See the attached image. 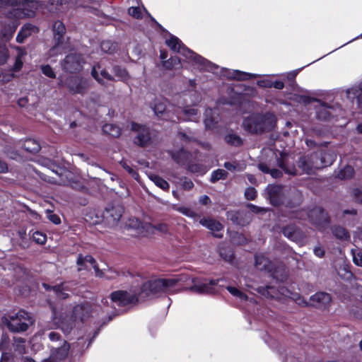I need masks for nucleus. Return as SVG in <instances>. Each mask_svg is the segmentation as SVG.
I'll return each mask as SVG.
<instances>
[{"instance_id": "f257e3e1", "label": "nucleus", "mask_w": 362, "mask_h": 362, "mask_svg": "<svg viewBox=\"0 0 362 362\" xmlns=\"http://www.w3.org/2000/svg\"><path fill=\"white\" fill-rule=\"evenodd\" d=\"M276 124V117L272 112L253 113L244 119L243 127L250 134H262L272 131Z\"/></svg>"}, {"instance_id": "f03ea898", "label": "nucleus", "mask_w": 362, "mask_h": 362, "mask_svg": "<svg viewBox=\"0 0 362 362\" xmlns=\"http://www.w3.org/2000/svg\"><path fill=\"white\" fill-rule=\"evenodd\" d=\"M334 157L335 156L330 152L313 153L300 156L296 163L303 173L312 175L317 170L331 165Z\"/></svg>"}, {"instance_id": "7ed1b4c3", "label": "nucleus", "mask_w": 362, "mask_h": 362, "mask_svg": "<svg viewBox=\"0 0 362 362\" xmlns=\"http://www.w3.org/2000/svg\"><path fill=\"white\" fill-rule=\"evenodd\" d=\"M48 338L51 341L49 345L50 354L43 362H64L69 356L70 344L56 332H50Z\"/></svg>"}, {"instance_id": "20e7f679", "label": "nucleus", "mask_w": 362, "mask_h": 362, "mask_svg": "<svg viewBox=\"0 0 362 362\" xmlns=\"http://www.w3.org/2000/svg\"><path fill=\"white\" fill-rule=\"evenodd\" d=\"M1 320L12 332H25L33 323L32 317L24 310H20L13 315H5Z\"/></svg>"}, {"instance_id": "39448f33", "label": "nucleus", "mask_w": 362, "mask_h": 362, "mask_svg": "<svg viewBox=\"0 0 362 362\" xmlns=\"http://www.w3.org/2000/svg\"><path fill=\"white\" fill-rule=\"evenodd\" d=\"M91 312V305L88 302L74 306L71 316H67L62 320V329L69 332L76 326L77 322H83L88 318Z\"/></svg>"}, {"instance_id": "423d86ee", "label": "nucleus", "mask_w": 362, "mask_h": 362, "mask_svg": "<svg viewBox=\"0 0 362 362\" xmlns=\"http://www.w3.org/2000/svg\"><path fill=\"white\" fill-rule=\"evenodd\" d=\"M177 279H158L148 281L141 287L140 298H146L151 295H156L161 292H167L169 288L173 287L177 282Z\"/></svg>"}, {"instance_id": "0eeeda50", "label": "nucleus", "mask_w": 362, "mask_h": 362, "mask_svg": "<svg viewBox=\"0 0 362 362\" xmlns=\"http://www.w3.org/2000/svg\"><path fill=\"white\" fill-rule=\"evenodd\" d=\"M64 86L72 94H85L89 87L88 80L79 76H70L64 81Z\"/></svg>"}, {"instance_id": "6e6552de", "label": "nucleus", "mask_w": 362, "mask_h": 362, "mask_svg": "<svg viewBox=\"0 0 362 362\" xmlns=\"http://www.w3.org/2000/svg\"><path fill=\"white\" fill-rule=\"evenodd\" d=\"M84 59L82 54L71 53L61 62V66L64 71L69 73H78L83 69Z\"/></svg>"}, {"instance_id": "1a4fd4ad", "label": "nucleus", "mask_w": 362, "mask_h": 362, "mask_svg": "<svg viewBox=\"0 0 362 362\" xmlns=\"http://www.w3.org/2000/svg\"><path fill=\"white\" fill-rule=\"evenodd\" d=\"M139 297V293L121 290L114 291L110 294L111 300L119 306L135 304L138 302Z\"/></svg>"}, {"instance_id": "9d476101", "label": "nucleus", "mask_w": 362, "mask_h": 362, "mask_svg": "<svg viewBox=\"0 0 362 362\" xmlns=\"http://www.w3.org/2000/svg\"><path fill=\"white\" fill-rule=\"evenodd\" d=\"M284 235L293 242L303 245L306 242L305 233L296 224L290 223L281 228Z\"/></svg>"}, {"instance_id": "9b49d317", "label": "nucleus", "mask_w": 362, "mask_h": 362, "mask_svg": "<svg viewBox=\"0 0 362 362\" xmlns=\"http://www.w3.org/2000/svg\"><path fill=\"white\" fill-rule=\"evenodd\" d=\"M192 286L189 288H186V290H189L192 293H197L199 294H212L216 292L214 286L217 284L218 280H211L209 282H202L197 279H191Z\"/></svg>"}, {"instance_id": "f8f14e48", "label": "nucleus", "mask_w": 362, "mask_h": 362, "mask_svg": "<svg viewBox=\"0 0 362 362\" xmlns=\"http://www.w3.org/2000/svg\"><path fill=\"white\" fill-rule=\"evenodd\" d=\"M123 211L124 209L119 204L109 206L103 212V218L110 226L113 227L117 225Z\"/></svg>"}, {"instance_id": "ddd939ff", "label": "nucleus", "mask_w": 362, "mask_h": 362, "mask_svg": "<svg viewBox=\"0 0 362 362\" xmlns=\"http://www.w3.org/2000/svg\"><path fill=\"white\" fill-rule=\"evenodd\" d=\"M132 130L137 132V136L134 138L136 144L140 146H146L150 142V132L146 126L132 122Z\"/></svg>"}, {"instance_id": "4468645a", "label": "nucleus", "mask_w": 362, "mask_h": 362, "mask_svg": "<svg viewBox=\"0 0 362 362\" xmlns=\"http://www.w3.org/2000/svg\"><path fill=\"white\" fill-rule=\"evenodd\" d=\"M308 217L316 226H323L329 222L328 214L320 207H315L309 211Z\"/></svg>"}, {"instance_id": "2eb2a0df", "label": "nucleus", "mask_w": 362, "mask_h": 362, "mask_svg": "<svg viewBox=\"0 0 362 362\" xmlns=\"http://www.w3.org/2000/svg\"><path fill=\"white\" fill-rule=\"evenodd\" d=\"M86 262H89L90 264L93 266V268L95 270V276L98 277H105L104 271L106 270V269H100L98 265L96 264L95 259L91 256V255H86L83 256L82 255H79L76 264L78 266H83L86 264ZM107 271L110 273H115L117 275H119V272L113 270L111 268H108L107 267Z\"/></svg>"}, {"instance_id": "dca6fc26", "label": "nucleus", "mask_w": 362, "mask_h": 362, "mask_svg": "<svg viewBox=\"0 0 362 362\" xmlns=\"http://www.w3.org/2000/svg\"><path fill=\"white\" fill-rule=\"evenodd\" d=\"M227 216L233 223L242 226L249 224L252 218V214L245 210L228 212Z\"/></svg>"}, {"instance_id": "f3484780", "label": "nucleus", "mask_w": 362, "mask_h": 362, "mask_svg": "<svg viewBox=\"0 0 362 362\" xmlns=\"http://www.w3.org/2000/svg\"><path fill=\"white\" fill-rule=\"evenodd\" d=\"M270 203L278 206L283 203L284 197V189L281 185H270L267 187Z\"/></svg>"}, {"instance_id": "a211bd4d", "label": "nucleus", "mask_w": 362, "mask_h": 362, "mask_svg": "<svg viewBox=\"0 0 362 362\" xmlns=\"http://www.w3.org/2000/svg\"><path fill=\"white\" fill-rule=\"evenodd\" d=\"M332 300L330 295L325 292H318L310 298V306L320 309H325Z\"/></svg>"}, {"instance_id": "6ab92c4d", "label": "nucleus", "mask_w": 362, "mask_h": 362, "mask_svg": "<svg viewBox=\"0 0 362 362\" xmlns=\"http://www.w3.org/2000/svg\"><path fill=\"white\" fill-rule=\"evenodd\" d=\"M199 223L210 230L215 238H221L223 237V234L214 233L223 229V226L218 221L210 218H202L199 220Z\"/></svg>"}, {"instance_id": "aec40b11", "label": "nucleus", "mask_w": 362, "mask_h": 362, "mask_svg": "<svg viewBox=\"0 0 362 362\" xmlns=\"http://www.w3.org/2000/svg\"><path fill=\"white\" fill-rule=\"evenodd\" d=\"M52 31L54 35V40L55 42L54 46L52 47V49H54L56 47L62 45L64 42V37L66 33V28L64 24L60 21H55L52 26Z\"/></svg>"}, {"instance_id": "412c9836", "label": "nucleus", "mask_w": 362, "mask_h": 362, "mask_svg": "<svg viewBox=\"0 0 362 362\" xmlns=\"http://www.w3.org/2000/svg\"><path fill=\"white\" fill-rule=\"evenodd\" d=\"M39 29L31 23L25 24L18 32L16 41L23 43L27 37H30L33 33H38Z\"/></svg>"}, {"instance_id": "4be33fe9", "label": "nucleus", "mask_w": 362, "mask_h": 362, "mask_svg": "<svg viewBox=\"0 0 362 362\" xmlns=\"http://www.w3.org/2000/svg\"><path fill=\"white\" fill-rule=\"evenodd\" d=\"M40 2L35 0H25L22 4L24 15L28 18L34 16Z\"/></svg>"}, {"instance_id": "5701e85b", "label": "nucleus", "mask_w": 362, "mask_h": 362, "mask_svg": "<svg viewBox=\"0 0 362 362\" xmlns=\"http://www.w3.org/2000/svg\"><path fill=\"white\" fill-rule=\"evenodd\" d=\"M256 268L260 271L271 272L272 270V264L271 262L263 255H257L255 256Z\"/></svg>"}, {"instance_id": "b1692460", "label": "nucleus", "mask_w": 362, "mask_h": 362, "mask_svg": "<svg viewBox=\"0 0 362 362\" xmlns=\"http://www.w3.org/2000/svg\"><path fill=\"white\" fill-rule=\"evenodd\" d=\"M332 235L338 240H348L350 239L349 231L343 226L334 225L330 228Z\"/></svg>"}, {"instance_id": "393cba45", "label": "nucleus", "mask_w": 362, "mask_h": 362, "mask_svg": "<svg viewBox=\"0 0 362 362\" xmlns=\"http://www.w3.org/2000/svg\"><path fill=\"white\" fill-rule=\"evenodd\" d=\"M216 112L211 109H206L204 113V124L206 129L214 128L218 122V117L216 115Z\"/></svg>"}, {"instance_id": "a878e982", "label": "nucleus", "mask_w": 362, "mask_h": 362, "mask_svg": "<svg viewBox=\"0 0 362 362\" xmlns=\"http://www.w3.org/2000/svg\"><path fill=\"white\" fill-rule=\"evenodd\" d=\"M52 6L56 5L55 10L64 12L76 3V0H49Z\"/></svg>"}, {"instance_id": "bb28decb", "label": "nucleus", "mask_w": 362, "mask_h": 362, "mask_svg": "<svg viewBox=\"0 0 362 362\" xmlns=\"http://www.w3.org/2000/svg\"><path fill=\"white\" fill-rule=\"evenodd\" d=\"M189 152L181 149L179 151L175 152L172 154L174 160L180 165H185L189 159Z\"/></svg>"}, {"instance_id": "cd10ccee", "label": "nucleus", "mask_w": 362, "mask_h": 362, "mask_svg": "<svg viewBox=\"0 0 362 362\" xmlns=\"http://www.w3.org/2000/svg\"><path fill=\"white\" fill-rule=\"evenodd\" d=\"M24 149L31 153H37L41 149L39 142L35 139H26L23 144Z\"/></svg>"}, {"instance_id": "c85d7f7f", "label": "nucleus", "mask_w": 362, "mask_h": 362, "mask_svg": "<svg viewBox=\"0 0 362 362\" xmlns=\"http://www.w3.org/2000/svg\"><path fill=\"white\" fill-rule=\"evenodd\" d=\"M334 108L329 106H324L317 111V117L322 120H329L334 116Z\"/></svg>"}, {"instance_id": "c756f323", "label": "nucleus", "mask_w": 362, "mask_h": 362, "mask_svg": "<svg viewBox=\"0 0 362 362\" xmlns=\"http://www.w3.org/2000/svg\"><path fill=\"white\" fill-rule=\"evenodd\" d=\"M103 131L112 137H119L121 134L119 127L113 124H105L103 127Z\"/></svg>"}, {"instance_id": "7c9ffc66", "label": "nucleus", "mask_w": 362, "mask_h": 362, "mask_svg": "<svg viewBox=\"0 0 362 362\" xmlns=\"http://www.w3.org/2000/svg\"><path fill=\"white\" fill-rule=\"evenodd\" d=\"M149 178L151 181L153 182V183L156 186H158L160 189L165 190V191H168L169 189L170 185H169L168 182L166 180H165L164 179H163L161 177H160L157 175L151 174L149 175Z\"/></svg>"}, {"instance_id": "2f4dec72", "label": "nucleus", "mask_w": 362, "mask_h": 362, "mask_svg": "<svg viewBox=\"0 0 362 362\" xmlns=\"http://www.w3.org/2000/svg\"><path fill=\"white\" fill-rule=\"evenodd\" d=\"M165 44L173 51L180 52L182 47L181 41L176 37L172 36L165 41Z\"/></svg>"}, {"instance_id": "473e14b6", "label": "nucleus", "mask_w": 362, "mask_h": 362, "mask_svg": "<svg viewBox=\"0 0 362 362\" xmlns=\"http://www.w3.org/2000/svg\"><path fill=\"white\" fill-rule=\"evenodd\" d=\"M117 44L111 42L110 40H105L101 42L100 48L101 50L107 54H112L117 49Z\"/></svg>"}, {"instance_id": "72a5a7b5", "label": "nucleus", "mask_w": 362, "mask_h": 362, "mask_svg": "<svg viewBox=\"0 0 362 362\" xmlns=\"http://www.w3.org/2000/svg\"><path fill=\"white\" fill-rule=\"evenodd\" d=\"M228 173L226 170L223 169H218L212 173L210 181L212 183H215L220 180H225L228 177Z\"/></svg>"}, {"instance_id": "f704fd0d", "label": "nucleus", "mask_w": 362, "mask_h": 362, "mask_svg": "<svg viewBox=\"0 0 362 362\" xmlns=\"http://www.w3.org/2000/svg\"><path fill=\"white\" fill-rule=\"evenodd\" d=\"M354 173V168L350 165H347L339 172L337 177L340 180H348L353 177Z\"/></svg>"}, {"instance_id": "c9c22d12", "label": "nucleus", "mask_w": 362, "mask_h": 362, "mask_svg": "<svg viewBox=\"0 0 362 362\" xmlns=\"http://www.w3.org/2000/svg\"><path fill=\"white\" fill-rule=\"evenodd\" d=\"M186 53L184 54L189 58V59L194 61L197 64H204L205 59L202 58L201 56L197 54L196 53L193 52L192 51L186 49H185Z\"/></svg>"}, {"instance_id": "e433bc0d", "label": "nucleus", "mask_w": 362, "mask_h": 362, "mask_svg": "<svg viewBox=\"0 0 362 362\" xmlns=\"http://www.w3.org/2000/svg\"><path fill=\"white\" fill-rule=\"evenodd\" d=\"M225 141L233 146H239L242 144L240 137L235 134H229L225 137Z\"/></svg>"}, {"instance_id": "4c0bfd02", "label": "nucleus", "mask_w": 362, "mask_h": 362, "mask_svg": "<svg viewBox=\"0 0 362 362\" xmlns=\"http://www.w3.org/2000/svg\"><path fill=\"white\" fill-rule=\"evenodd\" d=\"M53 292L56 294L57 297L60 299H66L69 297V294L65 293L64 284L56 285L52 287Z\"/></svg>"}, {"instance_id": "58836bf2", "label": "nucleus", "mask_w": 362, "mask_h": 362, "mask_svg": "<svg viewBox=\"0 0 362 362\" xmlns=\"http://www.w3.org/2000/svg\"><path fill=\"white\" fill-rule=\"evenodd\" d=\"M115 74L118 76L121 80L124 81L128 78V73L125 69L120 66H115L113 67Z\"/></svg>"}, {"instance_id": "ea45409f", "label": "nucleus", "mask_w": 362, "mask_h": 362, "mask_svg": "<svg viewBox=\"0 0 362 362\" xmlns=\"http://www.w3.org/2000/svg\"><path fill=\"white\" fill-rule=\"evenodd\" d=\"M14 345L16 346V351L19 354H23L25 353V346L23 344L25 343V339L21 337H14Z\"/></svg>"}, {"instance_id": "a19ab883", "label": "nucleus", "mask_w": 362, "mask_h": 362, "mask_svg": "<svg viewBox=\"0 0 362 362\" xmlns=\"http://www.w3.org/2000/svg\"><path fill=\"white\" fill-rule=\"evenodd\" d=\"M227 290L234 296L240 298L242 300H246L247 299V296L241 291L238 290L235 287L228 286Z\"/></svg>"}, {"instance_id": "79ce46f5", "label": "nucleus", "mask_w": 362, "mask_h": 362, "mask_svg": "<svg viewBox=\"0 0 362 362\" xmlns=\"http://www.w3.org/2000/svg\"><path fill=\"white\" fill-rule=\"evenodd\" d=\"M180 59L177 57H172L168 60L163 62V65L168 69H173L175 66L180 64Z\"/></svg>"}, {"instance_id": "37998d69", "label": "nucleus", "mask_w": 362, "mask_h": 362, "mask_svg": "<svg viewBox=\"0 0 362 362\" xmlns=\"http://www.w3.org/2000/svg\"><path fill=\"white\" fill-rule=\"evenodd\" d=\"M182 113L185 115V120H193L197 115V110L194 108L187 107L182 110Z\"/></svg>"}, {"instance_id": "c03bdc74", "label": "nucleus", "mask_w": 362, "mask_h": 362, "mask_svg": "<svg viewBox=\"0 0 362 362\" xmlns=\"http://www.w3.org/2000/svg\"><path fill=\"white\" fill-rule=\"evenodd\" d=\"M120 165L122 166V168L126 170L127 172H128L132 177H134L135 180H139V175L138 173L134 170L131 166H129L127 162L125 161H121Z\"/></svg>"}, {"instance_id": "a18cd8bd", "label": "nucleus", "mask_w": 362, "mask_h": 362, "mask_svg": "<svg viewBox=\"0 0 362 362\" xmlns=\"http://www.w3.org/2000/svg\"><path fill=\"white\" fill-rule=\"evenodd\" d=\"M33 240L38 244H44L46 242V235L40 231H35L33 234Z\"/></svg>"}, {"instance_id": "49530a36", "label": "nucleus", "mask_w": 362, "mask_h": 362, "mask_svg": "<svg viewBox=\"0 0 362 362\" xmlns=\"http://www.w3.org/2000/svg\"><path fill=\"white\" fill-rule=\"evenodd\" d=\"M351 196L355 202L362 204V190L358 188H354L351 190Z\"/></svg>"}, {"instance_id": "de8ad7c7", "label": "nucleus", "mask_w": 362, "mask_h": 362, "mask_svg": "<svg viewBox=\"0 0 362 362\" xmlns=\"http://www.w3.org/2000/svg\"><path fill=\"white\" fill-rule=\"evenodd\" d=\"M41 71L49 78H54L56 77V74L52 68L48 64L41 66Z\"/></svg>"}, {"instance_id": "09e8293b", "label": "nucleus", "mask_w": 362, "mask_h": 362, "mask_svg": "<svg viewBox=\"0 0 362 362\" xmlns=\"http://www.w3.org/2000/svg\"><path fill=\"white\" fill-rule=\"evenodd\" d=\"M8 50L6 46L0 45V64H4L8 58Z\"/></svg>"}, {"instance_id": "8fccbe9b", "label": "nucleus", "mask_w": 362, "mask_h": 362, "mask_svg": "<svg viewBox=\"0 0 362 362\" xmlns=\"http://www.w3.org/2000/svg\"><path fill=\"white\" fill-rule=\"evenodd\" d=\"M279 166L285 172V173L295 175L297 174L296 169L294 166H291L290 168L287 167L284 161L279 162Z\"/></svg>"}, {"instance_id": "3c124183", "label": "nucleus", "mask_w": 362, "mask_h": 362, "mask_svg": "<svg viewBox=\"0 0 362 362\" xmlns=\"http://www.w3.org/2000/svg\"><path fill=\"white\" fill-rule=\"evenodd\" d=\"M4 152L6 153V155L12 158V159H16L18 157L20 156V153L18 151L12 148L9 146H6L4 148Z\"/></svg>"}, {"instance_id": "603ef678", "label": "nucleus", "mask_w": 362, "mask_h": 362, "mask_svg": "<svg viewBox=\"0 0 362 362\" xmlns=\"http://www.w3.org/2000/svg\"><path fill=\"white\" fill-rule=\"evenodd\" d=\"M176 210L189 217L194 218L197 216V214L194 211H192L191 209L187 208V207L180 206V207H177L176 209Z\"/></svg>"}, {"instance_id": "864d4df0", "label": "nucleus", "mask_w": 362, "mask_h": 362, "mask_svg": "<svg viewBox=\"0 0 362 362\" xmlns=\"http://www.w3.org/2000/svg\"><path fill=\"white\" fill-rule=\"evenodd\" d=\"M245 197L247 200H254L257 197V191L254 187H247L245 191Z\"/></svg>"}, {"instance_id": "5fc2aeb1", "label": "nucleus", "mask_w": 362, "mask_h": 362, "mask_svg": "<svg viewBox=\"0 0 362 362\" xmlns=\"http://www.w3.org/2000/svg\"><path fill=\"white\" fill-rule=\"evenodd\" d=\"M292 298L293 300L301 306H310L309 302H307L303 296L298 293H294Z\"/></svg>"}, {"instance_id": "6e6d98bb", "label": "nucleus", "mask_w": 362, "mask_h": 362, "mask_svg": "<svg viewBox=\"0 0 362 362\" xmlns=\"http://www.w3.org/2000/svg\"><path fill=\"white\" fill-rule=\"evenodd\" d=\"M177 135L181 140L185 141L186 142H192V141H194L196 140L195 136H194V134H192V133H190L188 135L185 132H178Z\"/></svg>"}, {"instance_id": "4d7b16f0", "label": "nucleus", "mask_w": 362, "mask_h": 362, "mask_svg": "<svg viewBox=\"0 0 362 362\" xmlns=\"http://www.w3.org/2000/svg\"><path fill=\"white\" fill-rule=\"evenodd\" d=\"M153 111L158 117H162L165 111V106L161 103H156L153 107Z\"/></svg>"}, {"instance_id": "13d9d810", "label": "nucleus", "mask_w": 362, "mask_h": 362, "mask_svg": "<svg viewBox=\"0 0 362 362\" xmlns=\"http://www.w3.org/2000/svg\"><path fill=\"white\" fill-rule=\"evenodd\" d=\"M252 75L245 72H242L240 71H234V78L238 81H245L251 78Z\"/></svg>"}, {"instance_id": "bf43d9fd", "label": "nucleus", "mask_w": 362, "mask_h": 362, "mask_svg": "<svg viewBox=\"0 0 362 362\" xmlns=\"http://www.w3.org/2000/svg\"><path fill=\"white\" fill-rule=\"evenodd\" d=\"M232 240L234 243L238 245H243L246 243V238L240 233H236L232 237Z\"/></svg>"}, {"instance_id": "052dcab7", "label": "nucleus", "mask_w": 362, "mask_h": 362, "mask_svg": "<svg viewBox=\"0 0 362 362\" xmlns=\"http://www.w3.org/2000/svg\"><path fill=\"white\" fill-rule=\"evenodd\" d=\"M128 13L137 19H139L142 17V14L141 10L139 7H130L128 9Z\"/></svg>"}, {"instance_id": "680f3d73", "label": "nucleus", "mask_w": 362, "mask_h": 362, "mask_svg": "<svg viewBox=\"0 0 362 362\" xmlns=\"http://www.w3.org/2000/svg\"><path fill=\"white\" fill-rule=\"evenodd\" d=\"M100 69L101 66L99 64L94 66L91 71V75L98 83H103V79L99 77V74L98 72V70H100Z\"/></svg>"}, {"instance_id": "e2e57ef3", "label": "nucleus", "mask_w": 362, "mask_h": 362, "mask_svg": "<svg viewBox=\"0 0 362 362\" xmlns=\"http://www.w3.org/2000/svg\"><path fill=\"white\" fill-rule=\"evenodd\" d=\"M181 180L182 181V186L184 189L190 190L193 188L194 184L190 179L185 177L181 178Z\"/></svg>"}, {"instance_id": "0e129e2a", "label": "nucleus", "mask_w": 362, "mask_h": 362, "mask_svg": "<svg viewBox=\"0 0 362 362\" xmlns=\"http://www.w3.org/2000/svg\"><path fill=\"white\" fill-rule=\"evenodd\" d=\"M247 207L250 210V213L252 212L255 214H261L267 211V210L264 208L255 206L252 204H247Z\"/></svg>"}, {"instance_id": "69168bd1", "label": "nucleus", "mask_w": 362, "mask_h": 362, "mask_svg": "<svg viewBox=\"0 0 362 362\" xmlns=\"http://www.w3.org/2000/svg\"><path fill=\"white\" fill-rule=\"evenodd\" d=\"M46 213L47 214V218L52 221L54 224H59L61 222L60 218L56 215L52 213L50 210H47Z\"/></svg>"}, {"instance_id": "338daca9", "label": "nucleus", "mask_w": 362, "mask_h": 362, "mask_svg": "<svg viewBox=\"0 0 362 362\" xmlns=\"http://www.w3.org/2000/svg\"><path fill=\"white\" fill-rule=\"evenodd\" d=\"M9 343V338L6 334H3L1 337L0 349L4 350L7 348Z\"/></svg>"}, {"instance_id": "774afa93", "label": "nucleus", "mask_w": 362, "mask_h": 362, "mask_svg": "<svg viewBox=\"0 0 362 362\" xmlns=\"http://www.w3.org/2000/svg\"><path fill=\"white\" fill-rule=\"evenodd\" d=\"M153 228L162 233H167L168 232V226L165 223H160L153 226Z\"/></svg>"}]
</instances>
